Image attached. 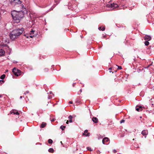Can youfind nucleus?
<instances>
[{
	"label": "nucleus",
	"mask_w": 154,
	"mask_h": 154,
	"mask_svg": "<svg viewBox=\"0 0 154 154\" xmlns=\"http://www.w3.org/2000/svg\"><path fill=\"white\" fill-rule=\"evenodd\" d=\"M18 7L22 9V10H18L17 11H11V15L14 22L18 23L20 20L23 17L25 13H27L25 8H23L22 5H19Z\"/></svg>",
	"instance_id": "1"
},
{
	"label": "nucleus",
	"mask_w": 154,
	"mask_h": 154,
	"mask_svg": "<svg viewBox=\"0 0 154 154\" xmlns=\"http://www.w3.org/2000/svg\"><path fill=\"white\" fill-rule=\"evenodd\" d=\"M24 30V29L23 28L16 29L13 30L10 34V38L12 40H14L18 38L23 33Z\"/></svg>",
	"instance_id": "2"
},
{
	"label": "nucleus",
	"mask_w": 154,
	"mask_h": 154,
	"mask_svg": "<svg viewBox=\"0 0 154 154\" xmlns=\"http://www.w3.org/2000/svg\"><path fill=\"white\" fill-rule=\"evenodd\" d=\"M12 72L15 75L17 76H18L19 75H20V73H21V71L17 69H16V68H14L12 70Z\"/></svg>",
	"instance_id": "3"
},
{
	"label": "nucleus",
	"mask_w": 154,
	"mask_h": 154,
	"mask_svg": "<svg viewBox=\"0 0 154 154\" xmlns=\"http://www.w3.org/2000/svg\"><path fill=\"white\" fill-rule=\"evenodd\" d=\"M106 6L108 7L111 8H112V9L117 7L118 5L114 3L110 4L107 5Z\"/></svg>",
	"instance_id": "4"
},
{
	"label": "nucleus",
	"mask_w": 154,
	"mask_h": 154,
	"mask_svg": "<svg viewBox=\"0 0 154 154\" xmlns=\"http://www.w3.org/2000/svg\"><path fill=\"white\" fill-rule=\"evenodd\" d=\"M143 108V107L142 106H137L136 107V109L137 111L140 112L142 111Z\"/></svg>",
	"instance_id": "5"
},
{
	"label": "nucleus",
	"mask_w": 154,
	"mask_h": 154,
	"mask_svg": "<svg viewBox=\"0 0 154 154\" xmlns=\"http://www.w3.org/2000/svg\"><path fill=\"white\" fill-rule=\"evenodd\" d=\"M145 40H147L150 41L151 39V37L150 36L147 35H146L144 37Z\"/></svg>",
	"instance_id": "6"
},
{
	"label": "nucleus",
	"mask_w": 154,
	"mask_h": 154,
	"mask_svg": "<svg viewBox=\"0 0 154 154\" xmlns=\"http://www.w3.org/2000/svg\"><path fill=\"white\" fill-rule=\"evenodd\" d=\"M83 134L86 136H90V133H88V130H85Z\"/></svg>",
	"instance_id": "7"
},
{
	"label": "nucleus",
	"mask_w": 154,
	"mask_h": 154,
	"mask_svg": "<svg viewBox=\"0 0 154 154\" xmlns=\"http://www.w3.org/2000/svg\"><path fill=\"white\" fill-rule=\"evenodd\" d=\"M11 1L12 2H14L15 3H18V4H20L21 3L20 0H11Z\"/></svg>",
	"instance_id": "8"
},
{
	"label": "nucleus",
	"mask_w": 154,
	"mask_h": 154,
	"mask_svg": "<svg viewBox=\"0 0 154 154\" xmlns=\"http://www.w3.org/2000/svg\"><path fill=\"white\" fill-rule=\"evenodd\" d=\"M148 133V131L147 130H144L142 131L141 134L143 135H146Z\"/></svg>",
	"instance_id": "9"
},
{
	"label": "nucleus",
	"mask_w": 154,
	"mask_h": 154,
	"mask_svg": "<svg viewBox=\"0 0 154 154\" xmlns=\"http://www.w3.org/2000/svg\"><path fill=\"white\" fill-rule=\"evenodd\" d=\"M92 120L95 123H97L98 122V119L96 117H93L92 118Z\"/></svg>",
	"instance_id": "10"
},
{
	"label": "nucleus",
	"mask_w": 154,
	"mask_h": 154,
	"mask_svg": "<svg viewBox=\"0 0 154 154\" xmlns=\"http://www.w3.org/2000/svg\"><path fill=\"white\" fill-rule=\"evenodd\" d=\"M108 140H109V139L108 138L105 137L103 139V140H102L103 143V144H105V142H107V141H108Z\"/></svg>",
	"instance_id": "11"
},
{
	"label": "nucleus",
	"mask_w": 154,
	"mask_h": 154,
	"mask_svg": "<svg viewBox=\"0 0 154 154\" xmlns=\"http://www.w3.org/2000/svg\"><path fill=\"white\" fill-rule=\"evenodd\" d=\"M69 120H68V122H69L71 123L72 122V117L71 116H70L69 117Z\"/></svg>",
	"instance_id": "12"
},
{
	"label": "nucleus",
	"mask_w": 154,
	"mask_h": 154,
	"mask_svg": "<svg viewBox=\"0 0 154 154\" xmlns=\"http://www.w3.org/2000/svg\"><path fill=\"white\" fill-rule=\"evenodd\" d=\"M4 51L3 50L1 49L0 50V56L4 55Z\"/></svg>",
	"instance_id": "13"
},
{
	"label": "nucleus",
	"mask_w": 154,
	"mask_h": 154,
	"mask_svg": "<svg viewBox=\"0 0 154 154\" xmlns=\"http://www.w3.org/2000/svg\"><path fill=\"white\" fill-rule=\"evenodd\" d=\"M46 123H42V124L41 125V126L42 128H44L46 126Z\"/></svg>",
	"instance_id": "14"
},
{
	"label": "nucleus",
	"mask_w": 154,
	"mask_h": 154,
	"mask_svg": "<svg viewBox=\"0 0 154 154\" xmlns=\"http://www.w3.org/2000/svg\"><path fill=\"white\" fill-rule=\"evenodd\" d=\"M48 151L50 152H54V149L52 148H50L49 149Z\"/></svg>",
	"instance_id": "15"
},
{
	"label": "nucleus",
	"mask_w": 154,
	"mask_h": 154,
	"mask_svg": "<svg viewBox=\"0 0 154 154\" xmlns=\"http://www.w3.org/2000/svg\"><path fill=\"white\" fill-rule=\"evenodd\" d=\"M5 75L4 74H3L1 75V76L0 77V78L2 79H3L5 78Z\"/></svg>",
	"instance_id": "16"
},
{
	"label": "nucleus",
	"mask_w": 154,
	"mask_h": 154,
	"mask_svg": "<svg viewBox=\"0 0 154 154\" xmlns=\"http://www.w3.org/2000/svg\"><path fill=\"white\" fill-rule=\"evenodd\" d=\"M66 127L65 126H63L62 125L60 127V128L62 130H64V129L66 128Z\"/></svg>",
	"instance_id": "17"
},
{
	"label": "nucleus",
	"mask_w": 154,
	"mask_h": 154,
	"mask_svg": "<svg viewBox=\"0 0 154 154\" xmlns=\"http://www.w3.org/2000/svg\"><path fill=\"white\" fill-rule=\"evenodd\" d=\"M149 42L148 41H146L145 42V44L146 46H147V45H149Z\"/></svg>",
	"instance_id": "18"
},
{
	"label": "nucleus",
	"mask_w": 154,
	"mask_h": 154,
	"mask_svg": "<svg viewBox=\"0 0 154 154\" xmlns=\"http://www.w3.org/2000/svg\"><path fill=\"white\" fill-rule=\"evenodd\" d=\"M48 142L49 143H52L53 142V141L51 139H50L48 140Z\"/></svg>",
	"instance_id": "19"
},
{
	"label": "nucleus",
	"mask_w": 154,
	"mask_h": 154,
	"mask_svg": "<svg viewBox=\"0 0 154 154\" xmlns=\"http://www.w3.org/2000/svg\"><path fill=\"white\" fill-rule=\"evenodd\" d=\"M117 66H118V69H122V66H118L117 65Z\"/></svg>",
	"instance_id": "20"
},
{
	"label": "nucleus",
	"mask_w": 154,
	"mask_h": 154,
	"mask_svg": "<svg viewBox=\"0 0 154 154\" xmlns=\"http://www.w3.org/2000/svg\"><path fill=\"white\" fill-rule=\"evenodd\" d=\"M35 32V31L34 30H32L31 31V33H30V35H31V34H33L34 33V32Z\"/></svg>",
	"instance_id": "21"
},
{
	"label": "nucleus",
	"mask_w": 154,
	"mask_h": 154,
	"mask_svg": "<svg viewBox=\"0 0 154 154\" xmlns=\"http://www.w3.org/2000/svg\"><path fill=\"white\" fill-rule=\"evenodd\" d=\"M105 27H103L101 29V30L103 31L105 30Z\"/></svg>",
	"instance_id": "22"
},
{
	"label": "nucleus",
	"mask_w": 154,
	"mask_h": 154,
	"mask_svg": "<svg viewBox=\"0 0 154 154\" xmlns=\"http://www.w3.org/2000/svg\"><path fill=\"white\" fill-rule=\"evenodd\" d=\"M125 122V120H122L120 121V123H122L124 122Z\"/></svg>",
	"instance_id": "23"
},
{
	"label": "nucleus",
	"mask_w": 154,
	"mask_h": 154,
	"mask_svg": "<svg viewBox=\"0 0 154 154\" xmlns=\"http://www.w3.org/2000/svg\"><path fill=\"white\" fill-rule=\"evenodd\" d=\"M30 36V37L31 38H33V37L35 36V35H32V34Z\"/></svg>",
	"instance_id": "24"
},
{
	"label": "nucleus",
	"mask_w": 154,
	"mask_h": 154,
	"mask_svg": "<svg viewBox=\"0 0 154 154\" xmlns=\"http://www.w3.org/2000/svg\"><path fill=\"white\" fill-rule=\"evenodd\" d=\"M87 149H88V150H90V151H92V150H91V148H90V147H88V148H87Z\"/></svg>",
	"instance_id": "25"
},
{
	"label": "nucleus",
	"mask_w": 154,
	"mask_h": 154,
	"mask_svg": "<svg viewBox=\"0 0 154 154\" xmlns=\"http://www.w3.org/2000/svg\"><path fill=\"white\" fill-rule=\"evenodd\" d=\"M14 114H16L17 115H19V113H18V112H14Z\"/></svg>",
	"instance_id": "26"
},
{
	"label": "nucleus",
	"mask_w": 154,
	"mask_h": 154,
	"mask_svg": "<svg viewBox=\"0 0 154 154\" xmlns=\"http://www.w3.org/2000/svg\"><path fill=\"white\" fill-rule=\"evenodd\" d=\"M73 102L72 101H69V104H72Z\"/></svg>",
	"instance_id": "27"
},
{
	"label": "nucleus",
	"mask_w": 154,
	"mask_h": 154,
	"mask_svg": "<svg viewBox=\"0 0 154 154\" xmlns=\"http://www.w3.org/2000/svg\"><path fill=\"white\" fill-rule=\"evenodd\" d=\"M101 29H102V27H99L98 28V29L100 30H101Z\"/></svg>",
	"instance_id": "28"
},
{
	"label": "nucleus",
	"mask_w": 154,
	"mask_h": 154,
	"mask_svg": "<svg viewBox=\"0 0 154 154\" xmlns=\"http://www.w3.org/2000/svg\"><path fill=\"white\" fill-rule=\"evenodd\" d=\"M113 152L114 153H116V150L114 149V150H113Z\"/></svg>",
	"instance_id": "29"
},
{
	"label": "nucleus",
	"mask_w": 154,
	"mask_h": 154,
	"mask_svg": "<svg viewBox=\"0 0 154 154\" xmlns=\"http://www.w3.org/2000/svg\"><path fill=\"white\" fill-rule=\"evenodd\" d=\"M8 70H7L6 71V72H8Z\"/></svg>",
	"instance_id": "30"
},
{
	"label": "nucleus",
	"mask_w": 154,
	"mask_h": 154,
	"mask_svg": "<svg viewBox=\"0 0 154 154\" xmlns=\"http://www.w3.org/2000/svg\"><path fill=\"white\" fill-rule=\"evenodd\" d=\"M111 68H109V70H111Z\"/></svg>",
	"instance_id": "31"
},
{
	"label": "nucleus",
	"mask_w": 154,
	"mask_h": 154,
	"mask_svg": "<svg viewBox=\"0 0 154 154\" xmlns=\"http://www.w3.org/2000/svg\"><path fill=\"white\" fill-rule=\"evenodd\" d=\"M26 93H29V91H26Z\"/></svg>",
	"instance_id": "32"
},
{
	"label": "nucleus",
	"mask_w": 154,
	"mask_h": 154,
	"mask_svg": "<svg viewBox=\"0 0 154 154\" xmlns=\"http://www.w3.org/2000/svg\"><path fill=\"white\" fill-rule=\"evenodd\" d=\"M20 98H22V96H20Z\"/></svg>",
	"instance_id": "33"
},
{
	"label": "nucleus",
	"mask_w": 154,
	"mask_h": 154,
	"mask_svg": "<svg viewBox=\"0 0 154 154\" xmlns=\"http://www.w3.org/2000/svg\"><path fill=\"white\" fill-rule=\"evenodd\" d=\"M66 123L67 124V121L66 122Z\"/></svg>",
	"instance_id": "34"
},
{
	"label": "nucleus",
	"mask_w": 154,
	"mask_h": 154,
	"mask_svg": "<svg viewBox=\"0 0 154 154\" xmlns=\"http://www.w3.org/2000/svg\"><path fill=\"white\" fill-rule=\"evenodd\" d=\"M54 121V119H53L52 120V121Z\"/></svg>",
	"instance_id": "35"
},
{
	"label": "nucleus",
	"mask_w": 154,
	"mask_h": 154,
	"mask_svg": "<svg viewBox=\"0 0 154 154\" xmlns=\"http://www.w3.org/2000/svg\"><path fill=\"white\" fill-rule=\"evenodd\" d=\"M80 91H81V92H82V90H80Z\"/></svg>",
	"instance_id": "36"
},
{
	"label": "nucleus",
	"mask_w": 154,
	"mask_h": 154,
	"mask_svg": "<svg viewBox=\"0 0 154 154\" xmlns=\"http://www.w3.org/2000/svg\"><path fill=\"white\" fill-rule=\"evenodd\" d=\"M109 72H112V71H109Z\"/></svg>",
	"instance_id": "37"
},
{
	"label": "nucleus",
	"mask_w": 154,
	"mask_h": 154,
	"mask_svg": "<svg viewBox=\"0 0 154 154\" xmlns=\"http://www.w3.org/2000/svg\"><path fill=\"white\" fill-rule=\"evenodd\" d=\"M51 93H52V92H50V94H51Z\"/></svg>",
	"instance_id": "38"
}]
</instances>
